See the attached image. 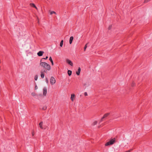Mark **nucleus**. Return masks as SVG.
I'll list each match as a JSON object with an SVG mask.
<instances>
[{"label": "nucleus", "mask_w": 152, "mask_h": 152, "mask_svg": "<svg viewBox=\"0 0 152 152\" xmlns=\"http://www.w3.org/2000/svg\"><path fill=\"white\" fill-rule=\"evenodd\" d=\"M39 65L45 69H47L48 71L50 70L51 69L50 66L49 64L45 62H42V60L40 61Z\"/></svg>", "instance_id": "f257e3e1"}, {"label": "nucleus", "mask_w": 152, "mask_h": 152, "mask_svg": "<svg viewBox=\"0 0 152 152\" xmlns=\"http://www.w3.org/2000/svg\"><path fill=\"white\" fill-rule=\"evenodd\" d=\"M115 138H113L111 140L105 143V145L107 146L110 145H111L113 144L115 142Z\"/></svg>", "instance_id": "f03ea898"}, {"label": "nucleus", "mask_w": 152, "mask_h": 152, "mask_svg": "<svg viewBox=\"0 0 152 152\" xmlns=\"http://www.w3.org/2000/svg\"><path fill=\"white\" fill-rule=\"evenodd\" d=\"M56 82L55 78L53 77H51L50 80V84L52 85H53Z\"/></svg>", "instance_id": "7ed1b4c3"}, {"label": "nucleus", "mask_w": 152, "mask_h": 152, "mask_svg": "<svg viewBox=\"0 0 152 152\" xmlns=\"http://www.w3.org/2000/svg\"><path fill=\"white\" fill-rule=\"evenodd\" d=\"M110 114V113H106V114H105L104 115H103V117L101 119V120H100V122H101L102 121H103V119L107 117Z\"/></svg>", "instance_id": "20e7f679"}, {"label": "nucleus", "mask_w": 152, "mask_h": 152, "mask_svg": "<svg viewBox=\"0 0 152 152\" xmlns=\"http://www.w3.org/2000/svg\"><path fill=\"white\" fill-rule=\"evenodd\" d=\"M66 62L67 63H68L69 65H70L71 66H72L73 65V64L72 62L69 60L68 59H67L66 60Z\"/></svg>", "instance_id": "39448f33"}, {"label": "nucleus", "mask_w": 152, "mask_h": 152, "mask_svg": "<svg viewBox=\"0 0 152 152\" xmlns=\"http://www.w3.org/2000/svg\"><path fill=\"white\" fill-rule=\"evenodd\" d=\"M29 5H30L31 7L35 8L37 10H38L37 8V7L36 6V5L34 4L33 3H31Z\"/></svg>", "instance_id": "423d86ee"}, {"label": "nucleus", "mask_w": 152, "mask_h": 152, "mask_svg": "<svg viewBox=\"0 0 152 152\" xmlns=\"http://www.w3.org/2000/svg\"><path fill=\"white\" fill-rule=\"evenodd\" d=\"M47 90L45 87H44L43 89V95L46 96L47 94Z\"/></svg>", "instance_id": "0eeeda50"}, {"label": "nucleus", "mask_w": 152, "mask_h": 152, "mask_svg": "<svg viewBox=\"0 0 152 152\" xmlns=\"http://www.w3.org/2000/svg\"><path fill=\"white\" fill-rule=\"evenodd\" d=\"M44 53V52L43 51H39L37 53V54L38 56H42L43 55Z\"/></svg>", "instance_id": "6e6552de"}, {"label": "nucleus", "mask_w": 152, "mask_h": 152, "mask_svg": "<svg viewBox=\"0 0 152 152\" xmlns=\"http://www.w3.org/2000/svg\"><path fill=\"white\" fill-rule=\"evenodd\" d=\"M47 107L46 106L44 105L43 106L41 107L40 108V109H42L43 110H45L47 109Z\"/></svg>", "instance_id": "1a4fd4ad"}, {"label": "nucleus", "mask_w": 152, "mask_h": 152, "mask_svg": "<svg viewBox=\"0 0 152 152\" xmlns=\"http://www.w3.org/2000/svg\"><path fill=\"white\" fill-rule=\"evenodd\" d=\"M81 71V69L80 67H79L78 68V71L76 72V73L77 75H80V72Z\"/></svg>", "instance_id": "9d476101"}, {"label": "nucleus", "mask_w": 152, "mask_h": 152, "mask_svg": "<svg viewBox=\"0 0 152 152\" xmlns=\"http://www.w3.org/2000/svg\"><path fill=\"white\" fill-rule=\"evenodd\" d=\"M75 97V95L74 94H72L71 95V99L72 101L73 102L74 101V98Z\"/></svg>", "instance_id": "9b49d317"}, {"label": "nucleus", "mask_w": 152, "mask_h": 152, "mask_svg": "<svg viewBox=\"0 0 152 152\" xmlns=\"http://www.w3.org/2000/svg\"><path fill=\"white\" fill-rule=\"evenodd\" d=\"M73 39V37L72 36L70 37V39H69V43L70 44H71L72 42V41Z\"/></svg>", "instance_id": "f8f14e48"}, {"label": "nucleus", "mask_w": 152, "mask_h": 152, "mask_svg": "<svg viewBox=\"0 0 152 152\" xmlns=\"http://www.w3.org/2000/svg\"><path fill=\"white\" fill-rule=\"evenodd\" d=\"M39 126L40 127L41 129H43V127H42V125H43V122H41L39 123Z\"/></svg>", "instance_id": "ddd939ff"}, {"label": "nucleus", "mask_w": 152, "mask_h": 152, "mask_svg": "<svg viewBox=\"0 0 152 152\" xmlns=\"http://www.w3.org/2000/svg\"><path fill=\"white\" fill-rule=\"evenodd\" d=\"M49 59V60L51 62V64H52V65H53V60L52 59V58H51V56L50 57Z\"/></svg>", "instance_id": "4468645a"}, {"label": "nucleus", "mask_w": 152, "mask_h": 152, "mask_svg": "<svg viewBox=\"0 0 152 152\" xmlns=\"http://www.w3.org/2000/svg\"><path fill=\"white\" fill-rule=\"evenodd\" d=\"M68 74L69 76H70L72 73V71L70 70H68Z\"/></svg>", "instance_id": "2eb2a0df"}, {"label": "nucleus", "mask_w": 152, "mask_h": 152, "mask_svg": "<svg viewBox=\"0 0 152 152\" xmlns=\"http://www.w3.org/2000/svg\"><path fill=\"white\" fill-rule=\"evenodd\" d=\"M45 75L43 73V72H41V77L42 78H44Z\"/></svg>", "instance_id": "dca6fc26"}, {"label": "nucleus", "mask_w": 152, "mask_h": 152, "mask_svg": "<svg viewBox=\"0 0 152 152\" xmlns=\"http://www.w3.org/2000/svg\"><path fill=\"white\" fill-rule=\"evenodd\" d=\"M63 40H62L61 42H60V46L61 47H62L63 46Z\"/></svg>", "instance_id": "f3484780"}, {"label": "nucleus", "mask_w": 152, "mask_h": 152, "mask_svg": "<svg viewBox=\"0 0 152 152\" xmlns=\"http://www.w3.org/2000/svg\"><path fill=\"white\" fill-rule=\"evenodd\" d=\"M135 84L134 82H133L131 84V86L132 87H134L135 86Z\"/></svg>", "instance_id": "a211bd4d"}, {"label": "nucleus", "mask_w": 152, "mask_h": 152, "mask_svg": "<svg viewBox=\"0 0 152 152\" xmlns=\"http://www.w3.org/2000/svg\"><path fill=\"white\" fill-rule=\"evenodd\" d=\"M53 13H54L55 14H56V13L54 11H51L50 13V15H52Z\"/></svg>", "instance_id": "6ab92c4d"}, {"label": "nucleus", "mask_w": 152, "mask_h": 152, "mask_svg": "<svg viewBox=\"0 0 152 152\" xmlns=\"http://www.w3.org/2000/svg\"><path fill=\"white\" fill-rule=\"evenodd\" d=\"M88 44V43L86 44V45H85V46H84V51H85L86 50V48H87V44Z\"/></svg>", "instance_id": "aec40b11"}, {"label": "nucleus", "mask_w": 152, "mask_h": 152, "mask_svg": "<svg viewBox=\"0 0 152 152\" xmlns=\"http://www.w3.org/2000/svg\"><path fill=\"white\" fill-rule=\"evenodd\" d=\"M48 56H46L45 58H42L41 59V60H42H42L43 59H47L48 58Z\"/></svg>", "instance_id": "412c9836"}, {"label": "nucleus", "mask_w": 152, "mask_h": 152, "mask_svg": "<svg viewBox=\"0 0 152 152\" xmlns=\"http://www.w3.org/2000/svg\"><path fill=\"white\" fill-rule=\"evenodd\" d=\"M97 121H95L93 123V125H95L97 124Z\"/></svg>", "instance_id": "4be33fe9"}, {"label": "nucleus", "mask_w": 152, "mask_h": 152, "mask_svg": "<svg viewBox=\"0 0 152 152\" xmlns=\"http://www.w3.org/2000/svg\"><path fill=\"white\" fill-rule=\"evenodd\" d=\"M38 76L37 75H36L34 77V79L35 80H37V79Z\"/></svg>", "instance_id": "5701e85b"}, {"label": "nucleus", "mask_w": 152, "mask_h": 152, "mask_svg": "<svg viewBox=\"0 0 152 152\" xmlns=\"http://www.w3.org/2000/svg\"><path fill=\"white\" fill-rule=\"evenodd\" d=\"M112 26L111 25H110L109 27H108V30H110L111 29V28H112Z\"/></svg>", "instance_id": "b1692460"}, {"label": "nucleus", "mask_w": 152, "mask_h": 152, "mask_svg": "<svg viewBox=\"0 0 152 152\" xmlns=\"http://www.w3.org/2000/svg\"><path fill=\"white\" fill-rule=\"evenodd\" d=\"M150 0H145L144 2V3H146L150 1Z\"/></svg>", "instance_id": "393cba45"}, {"label": "nucleus", "mask_w": 152, "mask_h": 152, "mask_svg": "<svg viewBox=\"0 0 152 152\" xmlns=\"http://www.w3.org/2000/svg\"><path fill=\"white\" fill-rule=\"evenodd\" d=\"M48 71L47 69H45L44 70L43 72L46 73H47Z\"/></svg>", "instance_id": "a878e982"}, {"label": "nucleus", "mask_w": 152, "mask_h": 152, "mask_svg": "<svg viewBox=\"0 0 152 152\" xmlns=\"http://www.w3.org/2000/svg\"><path fill=\"white\" fill-rule=\"evenodd\" d=\"M46 82L47 83H48V78L47 77H46Z\"/></svg>", "instance_id": "bb28decb"}, {"label": "nucleus", "mask_w": 152, "mask_h": 152, "mask_svg": "<svg viewBox=\"0 0 152 152\" xmlns=\"http://www.w3.org/2000/svg\"><path fill=\"white\" fill-rule=\"evenodd\" d=\"M84 95L85 96H87L88 95L87 93L86 92H85L84 93Z\"/></svg>", "instance_id": "cd10ccee"}, {"label": "nucleus", "mask_w": 152, "mask_h": 152, "mask_svg": "<svg viewBox=\"0 0 152 152\" xmlns=\"http://www.w3.org/2000/svg\"><path fill=\"white\" fill-rule=\"evenodd\" d=\"M32 136H34V133L33 131H32Z\"/></svg>", "instance_id": "c85d7f7f"}, {"label": "nucleus", "mask_w": 152, "mask_h": 152, "mask_svg": "<svg viewBox=\"0 0 152 152\" xmlns=\"http://www.w3.org/2000/svg\"><path fill=\"white\" fill-rule=\"evenodd\" d=\"M32 95L33 96H34L35 95V93H32Z\"/></svg>", "instance_id": "c756f323"}, {"label": "nucleus", "mask_w": 152, "mask_h": 152, "mask_svg": "<svg viewBox=\"0 0 152 152\" xmlns=\"http://www.w3.org/2000/svg\"><path fill=\"white\" fill-rule=\"evenodd\" d=\"M132 150H128V151H126V152H130V151H131Z\"/></svg>", "instance_id": "7c9ffc66"}, {"label": "nucleus", "mask_w": 152, "mask_h": 152, "mask_svg": "<svg viewBox=\"0 0 152 152\" xmlns=\"http://www.w3.org/2000/svg\"><path fill=\"white\" fill-rule=\"evenodd\" d=\"M37 86H36L35 87V88H37Z\"/></svg>", "instance_id": "2f4dec72"}, {"label": "nucleus", "mask_w": 152, "mask_h": 152, "mask_svg": "<svg viewBox=\"0 0 152 152\" xmlns=\"http://www.w3.org/2000/svg\"><path fill=\"white\" fill-rule=\"evenodd\" d=\"M37 86H36L35 87V88H37Z\"/></svg>", "instance_id": "473e14b6"}]
</instances>
